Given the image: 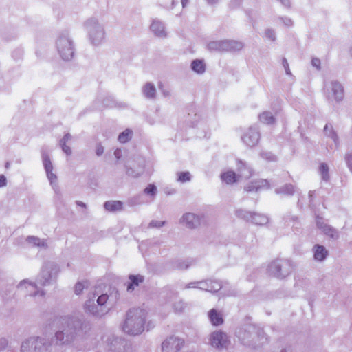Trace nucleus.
<instances>
[{
	"label": "nucleus",
	"mask_w": 352,
	"mask_h": 352,
	"mask_svg": "<svg viewBox=\"0 0 352 352\" xmlns=\"http://www.w3.org/2000/svg\"><path fill=\"white\" fill-rule=\"evenodd\" d=\"M191 67L194 72L198 74H202L206 70V65L204 62L199 59L193 60L191 63Z\"/></svg>",
	"instance_id": "f8f14e48"
},
{
	"label": "nucleus",
	"mask_w": 352,
	"mask_h": 352,
	"mask_svg": "<svg viewBox=\"0 0 352 352\" xmlns=\"http://www.w3.org/2000/svg\"><path fill=\"white\" fill-rule=\"evenodd\" d=\"M85 288V284L81 282H78L76 284L74 291L76 294H80Z\"/></svg>",
	"instance_id": "4be33fe9"
},
{
	"label": "nucleus",
	"mask_w": 352,
	"mask_h": 352,
	"mask_svg": "<svg viewBox=\"0 0 352 352\" xmlns=\"http://www.w3.org/2000/svg\"><path fill=\"white\" fill-rule=\"evenodd\" d=\"M268 184L266 180L264 179H258L253 182L250 185L248 186L245 188L247 191H254L258 190L259 189L267 186Z\"/></svg>",
	"instance_id": "1a4fd4ad"
},
{
	"label": "nucleus",
	"mask_w": 352,
	"mask_h": 352,
	"mask_svg": "<svg viewBox=\"0 0 352 352\" xmlns=\"http://www.w3.org/2000/svg\"><path fill=\"white\" fill-rule=\"evenodd\" d=\"M132 131L130 129H126L118 136V140L120 143L127 142L131 138Z\"/></svg>",
	"instance_id": "2eb2a0df"
},
{
	"label": "nucleus",
	"mask_w": 352,
	"mask_h": 352,
	"mask_svg": "<svg viewBox=\"0 0 352 352\" xmlns=\"http://www.w3.org/2000/svg\"><path fill=\"white\" fill-rule=\"evenodd\" d=\"M232 45H233L237 49H241L243 45L241 43L233 41L232 42Z\"/></svg>",
	"instance_id": "c85d7f7f"
},
{
	"label": "nucleus",
	"mask_w": 352,
	"mask_h": 352,
	"mask_svg": "<svg viewBox=\"0 0 352 352\" xmlns=\"http://www.w3.org/2000/svg\"><path fill=\"white\" fill-rule=\"evenodd\" d=\"M261 118L267 124H274L275 122L274 118L269 113H263Z\"/></svg>",
	"instance_id": "dca6fc26"
},
{
	"label": "nucleus",
	"mask_w": 352,
	"mask_h": 352,
	"mask_svg": "<svg viewBox=\"0 0 352 352\" xmlns=\"http://www.w3.org/2000/svg\"><path fill=\"white\" fill-rule=\"evenodd\" d=\"M182 221L188 228H194L200 224V219L194 214L187 213L182 217Z\"/></svg>",
	"instance_id": "20e7f679"
},
{
	"label": "nucleus",
	"mask_w": 352,
	"mask_h": 352,
	"mask_svg": "<svg viewBox=\"0 0 352 352\" xmlns=\"http://www.w3.org/2000/svg\"><path fill=\"white\" fill-rule=\"evenodd\" d=\"M47 177L50 181L51 184L56 181V175L53 173V170H49L46 171Z\"/></svg>",
	"instance_id": "5701e85b"
},
{
	"label": "nucleus",
	"mask_w": 352,
	"mask_h": 352,
	"mask_svg": "<svg viewBox=\"0 0 352 352\" xmlns=\"http://www.w3.org/2000/svg\"><path fill=\"white\" fill-rule=\"evenodd\" d=\"M144 192L147 195H155L156 187L154 184H149L145 189Z\"/></svg>",
	"instance_id": "aec40b11"
},
{
	"label": "nucleus",
	"mask_w": 352,
	"mask_h": 352,
	"mask_svg": "<svg viewBox=\"0 0 352 352\" xmlns=\"http://www.w3.org/2000/svg\"><path fill=\"white\" fill-rule=\"evenodd\" d=\"M327 255V251L326 249L320 245L314 246V258L318 261L324 260Z\"/></svg>",
	"instance_id": "9b49d317"
},
{
	"label": "nucleus",
	"mask_w": 352,
	"mask_h": 352,
	"mask_svg": "<svg viewBox=\"0 0 352 352\" xmlns=\"http://www.w3.org/2000/svg\"><path fill=\"white\" fill-rule=\"evenodd\" d=\"M320 173L322 174L323 178L324 179H326L328 177V171H329L328 166L325 164H322L320 166Z\"/></svg>",
	"instance_id": "6ab92c4d"
},
{
	"label": "nucleus",
	"mask_w": 352,
	"mask_h": 352,
	"mask_svg": "<svg viewBox=\"0 0 352 352\" xmlns=\"http://www.w3.org/2000/svg\"><path fill=\"white\" fill-rule=\"evenodd\" d=\"M184 341L182 339L170 337L162 343L163 351H168L170 349L173 352H177L184 346Z\"/></svg>",
	"instance_id": "f03ea898"
},
{
	"label": "nucleus",
	"mask_w": 352,
	"mask_h": 352,
	"mask_svg": "<svg viewBox=\"0 0 352 352\" xmlns=\"http://www.w3.org/2000/svg\"><path fill=\"white\" fill-rule=\"evenodd\" d=\"M208 317L212 324L214 326L220 325L223 322L221 314L214 309L210 310L208 312Z\"/></svg>",
	"instance_id": "39448f33"
},
{
	"label": "nucleus",
	"mask_w": 352,
	"mask_h": 352,
	"mask_svg": "<svg viewBox=\"0 0 352 352\" xmlns=\"http://www.w3.org/2000/svg\"><path fill=\"white\" fill-rule=\"evenodd\" d=\"M143 92L147 98H154L155 96V88L151 83H146L143 89Z\"/></svg>",
	"instance_id": "4468645a"
},
{
	"label": "nucleus",
	"mask_w": 352,
	"mask_h": 352,
	"mask_svg": "<svg viewBox=\"0 0 352 352\" xmlns=\"http://www.w3.org/2000/svg\"><path fill=\"white\" fill-rule=\"evenodd\" d=\"M79 204L80 206H83V207H85V205L84 204H82V203H80V204Z\"/></svg>",
	"instance_id": "f704fd0d"
},
{
	"label": "nucleus",
	"mask_w": 352,
	"mask_h": 352,
	"mask_svg": "<svg viewBox=\"0 0 352 352\" xmlns=\"http://www.w3.org/2000/svg\"><path fill=\"white\" fill-rule=\"evenodd\" d=\"M146 317L144 309L137 308L130 310L123 325L124 331L134 336L141 333L144 331Z\"/></svg>",
	"instance_id": "f257e3e1"
},
{
	"label": "nucleus",
	"mask_w": 352,
	"mask_h": 352,
	"mask_svg": "<svg viewBox=\"0 0 352 352\" xmlns=\"http://www.w3.org/2000/svg\"><path fill=\"white\" fill-rule=\"evenodd\" d=\"M188 2V0H182V6L184 7Z\"/></svg>",
	"instance_id": "72a5a7b5"
},
{
	"label": "nucleus",
	"mask_w": 352,
	"mask_h": 352,
	"mask_svg": "<svg viewBox=\"0 0 352 352\" xmlns=\"http://www.w3.org/2000/svg\"><path fill=\"white\" fill-rule=\"evenodd\" d=\"M164 221H153L150 223V226L152 228H160V227L164 226Z\"/></svg>",
	"instance_id": "a878e982"
},
{
	"label": "nucleus",
	"mask_w": 352,
	"mask_h": 352,
	"mask_svg": "<svg viewBox=\"0 0 352 352\" xmlns=\"http://www.w3.org/2000/svg\"><path fill=\"white\" fill-rule=\"evenodd\" d=\"M312 64L314 66H315L316 67H317L318 69L320 68V60L318 58H314L312 60Z\"/></svg>",
	"instance_id": "cd10ccee"
},
{
	"label": "nucleus",
	"mask_w": 352,
	"mask_h": 352,
	"mask_svg": "<svg viewBox=\"0 0 352 352\" xmlns=\"http://www.w3.org/2000/svg\"><path fill=\"white\" fill-rule=\"evenodd\" d=\"M56 336L58 339L62 340L63 338V333L62 332H57Z\"/></svg>",
	"instance_id": "473e14b6"
},
{
	"label": "nucleus",
	"mask_w": 352,
	"mask_h": 352,
	"mask_svg": "<svg viewBox=\"0 0 352 352\" xmlns=\"http://www.w3.org/2000/svg\"><path fill=\"white\" fill-rule=\"evenodd\" d=\"M69 139V135H65L63 138V140H64V142L62 144V148L63 150V151L69 155L72 153V151H71V148L69 146H68L67 145H66V141Z\"/></svg>",
	"instance_id": "412c9836"
},
{
	"label": "nucleus",
	"mask_w": 352,
	"mask_h": 352,
	"mask_svg": "<svg viewBox=\"0 0 352 352\" xmlns=\"http://www.w3.org/2000/svg\"><path fill=\"white\" fill-rule=\"evenodd\" d=\"M316 223L318 228L320 229L325 234L329 235L331 237H333L336 234L335 230L329 225L324 223L322 221V218L318 217Z\"/></svg>",
	"instance_id": "423d86ee"
},
{
	"label": "nucleus",
	"mask_w": 352,
	"mask_h": 352,
	"mask_svg": "<svg viewBox=\"0 0 352 352\" xmlns=\"http://www.w3.org/2000/svg\"><path fill=\"white\" fill-rule=\"evenodd\" d=\"M121 154H122V151L120 149H116L114 152V155L115 156L118 158V159H120V157H121Z\"/></svg>",
	"instance_id": "c756f323"
},
{
	"label": "nucleus",
	"mask_w": 352,
	"mask_h": 352,
	"mask_svg": "<svg viewBox=\"0 0 352 352\" xmlns=\"http://www.w3.org/2000/svg\"><path fill=\"white\" fill-rule=\"evenodd\" d=\"M333 89L334 91L335 94L337 93L342 94V87L340 84L338 82L333 83Z\"/></svg>",
	"instance_id": "393cba45"
},
{
	"label": "nucleus",
	"mask_w": 352,
	"mask_h": 352,
	"mask_svg": "<svg viewBox=\"0 0 352 352\" xmlns=\"http://www.w3.org/2000/svg\"><path fill=\"white\" fill-rule=\"evenodd\" d=\"M327 127H328V126H327V125H326V126H324V130H325V131L327 129Z\"/></svg>",
	"instance_id": "c9c22d12"
},
{
	"label": "nucleus",
	"mask_w": 352,
	"mask_h": 352,
	"mask_svg": "<svg viewBox=\"0 0 352 352\" xmlns=\"http://www.w3.org/2000/svg\"><path fill=\"white\" fill-rule=\"evenodd\" d=\"M108 298L109 296L107 294L100 295L97 299L98 304L100 305H104L107 302Z\"/></svg>",
	"instance_id": "b1692460"
},
{
	"label": "nucleus",
	"mask_w": 352,
	"mask_h": 352,
	"mask_svg": "<svg viewBox=\"0 0 352 352\" xmlns=\"http://www.w3.org/2000/svg\"><path fill=\"white\" fill-rule=\"evenodd\" d=\"M6 185V179L3 175H0V188Z\"/></svg>",
	"instance_id": "bb28decb"
},
{
	"label": "nucleus",
	"mask_w": 352,
	"mask_h": 352,
	"mask_svg": "<svg viewBox=\"0 0 352 352\" xmlns=\"http://www.w3.org/2000/svg\"><path fill=\"white\" fill-rule=\"evenodd\" d=\"M243 141L247 144H254L258 141V135L254 132L247 133L243 136Z\"/></svg>",
	"instance_id": "ddd939ff"
},
{
	"label": "nucleus",
	"mask_w": 352,
	"mask_h": 352,
	"mask_svg": "<svg viewBox=\"0 0 352 352\" xmlns=\"http://www.w3.org/2000/svg\"><path fill=\"white\" fill-rule=\"evenodd\" d=\"M129 279L130 282L127 285V290L130 292L134 290L135 287H138L144 281V277L141 275H130Z\"/></svg>",
	"instance_id": "0eeeda50"
},
{
	"label": "nucleus",
	"mask_w": 352,
	"mask_h": 352,
	"mask_svg": "<svg viewBox=\"0 0 352 352\" xmlns=\"http://www.w3.org/2000/svg\"><path fill=\"white\" fill-rule=\"evenodd\" d=\"M28 241L30 242H33V243H36V241H38V239L34 237V236H30V237H28Z\"/></svg>",
	"instance_id": "2f4dec72"
},
{
	"label": "nucleus",
	"mask_w": 352,
	"mask_h": 352,
	"mask_svg": "<svg viewBox=\"0 0 352 352\" xmlns=\"http://www.w3.org/2000/svg\"><path fill=\"white\" fill-rule=\"evenodd\" d=\"M43 162L45 170H53V166L50 157L47 155L43 156Z\"/></svg>",
	"instance_id": "f3484780"
},
{
	"label": "nucleus",
	"mask_w": 352,
	"mask_h": 352,
	"mask_svg": "<svg viewBox=\"0 0 352 352\" xmlns=\"http://www.w3.org/2000/svg\"><path fill=\"white\" fill-rule=\"evenodd\" d=\"M239 178V176L232 170H228L221 175V180L227 184H232L235 183Z\"/></svg>",
	"instance_id": "6e6552de"
},
{
	"label": "nucleus",
	"mask_w": 352,
	"mask_h": 352,
	"mask_svg": "<svg viewBox=\"0 0 352 352\" xmlns=\"http://www.w3.org/2000/svg\"><path fill=\"white\" fill-rule=\"evenodd\" d=\"M103 153V148L102 146H99L96 150V153L98 155H100Z\"/></svg>",
	"instance_id": "7c9ffc66"
},
{
	"label": "nucleus",
	"mask_w": 352,
	"mask_h": 352,
	"mask_svg": "<svg viewBox=\"0 0 352 352\" xmlns=\"http://www.w3.org/2000/svg\"><path fill=\"white\" fill-rule=\"evenodd\" d=\"M211 344L218 349L226 346L228 343L226 334L221 331H214L210 336Z\"/></svg>",
	"instance_id": "7ed1b4c3"
},
{
	"label": "nucleus",
	"mask_w": 352,
	"mask_h": 352,
	"mask_svg": "<svg viewBox=\"0 0 352 352\" xmlns=\"http://www.w3.org/2000/svg\"><path fill=\"white\" fill-rule=\"evenodd\" d=\"M190 179V175L188 172H182L178 175V180L181 182H188Z\"/></svg>",
	"instance_id": "a211bd4d"
},
{
	"label": "nucleus",
	"mask_w": 352,
	"mask_h": 352,
	"mask_svg": "<svg viewBox=\"0 0 352 352\" xmlns=\"http://www.w3.org/2000/svg\"><path fill=\"white\" fill-rule=\"evenodd\" d=\"M104 208L109 212H116L122 208V203L120 201H109L104 203Z\"/></svg>",
	"instance_id": "9d476101"
}]
</instances>
